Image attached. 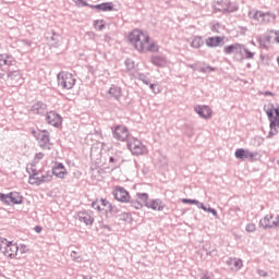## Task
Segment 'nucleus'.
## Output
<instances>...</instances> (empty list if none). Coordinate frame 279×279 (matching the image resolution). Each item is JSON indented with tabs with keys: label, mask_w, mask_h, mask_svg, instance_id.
<instances>
[{
	"label": "nucleus",
	"mask_w": 279,
	"mask_h": 279,
	"mask_svg": "<svg viewBox=\"0 0 279 279\" xmlns=\"http://www.w3.org/2000/svg\"><path fill=\"white\" fill-rule=\"evenodd\" d=\"M129 40L131 45L134 46V48L140 51V53H143L145 51H150L155 53L158 51V45L156 43L149 44V35L143 33L141 29H134L129 35Z\"/></svg>",
	"instance_id": "f257e3e1"
},
{
	"label": "nucleus",
	"mask_w": 279,
	"mask_h": 279,
	"mask_svg": "<svg viewBox=\"0 0 279 279\" xmlns=\"http://www.w3.org/2000/svg\"><path fill=\"white\" fill-rule=\"evenodd\" d=\"M223 53H226V56H232L233 53L235 62H243V60H254V57L256 56V52L250 51L245 45L240 43H234L225 47Z\"/></svg>",
	"instance_id": "f03ea898"
},
{
	"label": "nucleus",
	"mask_w": 279,
	"mask_h": 279,
	"mask_svg": "<svg viewBox=\"0 0 279 279\" xmlns=\"http://www.w3.org/2000/svg\"><path fill=\"white\" fill-rule=\"evenodd\" d=\"M264 110L270 123V131L268 132L267 138H274V136H277L279 129V107H276L274 104H270L267 107H265Z\"/></svg>",
	"instance_id": "7ed1b4c3"
},
{
	"label": "nucleus",
	"mask_w": 279,
	"mask_h": 279,
	"mask_svg": "<svg viewBox=\"0 0 279 279\" xmlns=\"http://www.w3.org/2000/svg\"><path fill=\"white\" fill-rule=\"evenodd\" d=\"M29 174V184H36L40 186V184H45V182H51L53 180V173L51 171L46 172V174L40 175V171H37L34 168H27Z\"/></svg>",
	"instance_id": "20e7f679"
},
{
	"label": "nucleus",
	"mask_w": 279,
	"mask_h": 279,
	"mask_svg": "<svg viewBox=\"0 0 279 279\" xmlns=\"http://www.w3.org/2000/svg\"><path fill=\"white\" fill-rule=\"evenodd\" d=\"M58 85L62 86L65 90H71L75 86V77L69 72H60L57 75Z\"/></svg>",
	"instance_id": "39448f33"
},
{
	"label": "nucleus",
	"mask_w": 279,
	"mask_h": 279,
	"mask_svg": "<svg viewBox=\"0 0 279 279\" xmlns=\"http://www.w3.org/2000/svg\"><path fill=\"white\" fill-rule=\"evenodd\" d=\"M126 143L128 149H130L133 156H143V154L147 151V148L145 145H143V142L136 137H130Z\"/></svg>",
	"instance_id": "423d86ee"
},
{
	"label": "nucleus",
	"mask_w": 279,
	"mask_h": 279,
	"mask_svg": "<svg viewBox=\"0 0 279 279\" xmlns=\"http://www.w3.org/2000/svg\"><path fill=\"white\" fill-rule=\"evenodd\" d=\"M111 131L116 141H121L122 143L130 141V130H128L125 125L118 124L112 126Z\"/></svg>",
	"instance_id": "0eeeda50"
},
{
	"label": "nucleus",
	"mask_w": 279,
	"mask_h": 279,
	"mask_svg": "<svg viewBox=\"0 0 279 279\" xmlns=\"http://www.w3.org/2000/svg\"><path fill=\"white\" fill-rule=\"evenodd\" d=\"M16 66V60L14 59V57L8 54H0V71H2V73H8Z\"/></svg>",
	"instance_id": "6e6552de"
},
{
	"label": "nucleus",
	"mask_w": 279,
	"mask_h": 279,
	"mask_svg": "<svg viewBox=\"0 0 279 279\" xmlns=\"http://www.w3.org/2000/svg\"><path fill=\"white\" fill-rule=\"evenodd\" d=\"M234 157L238 160H248V162H255V160H258V153H252L250 149L245 148H238L234 153Z\"/></svg>",
	"instance_id": "1a4fd4ad"
},
{
	"label": "nucleus",
	"mask_w": 279,
	"mask_h": 279,
	"mask_svg": "<svg viewBox=\"0 0 279 279\" xmlns=\"http://www.w3.org/2000/svg\"><path fill=\"white\" fill-rule=\"evenodd\" d=\"M217 4L221 5V8H216V12H222V14H230L239 10V4L229 0L218 1Z\"/></svg>",
	"instance_id": "9d476101"
},
{
	"label": "nucleus",
	"mask_w": 279,
	"mask_h": 279,
	"mask_svg": "<svg viewBox=\"0 0 279 279\" xmlns=\"http://www.w3.org/2000/svg\"><path fill=\"white\" fill-rule=\"evenodd\" d=\"M7 77L11 86H19V84L23 83V74H21V70H19V66H15L7 72Z\"/></svg>",
	"instance_id": "9b49d317"
},
{
	"label": "nucleus",
	"mask_w": 279,
	"mask_h": 279,
	"mask_svg": "<svg viewBox=\"0 0 279 279\" xmlns=\"http://www.w3.org/2000/svg\"><path fill=\"white\" fill-rule=\"evenodd\" d=\"M34 134H35V137L38 140V143L41 149H51L49 132L47 130L39 131L38 133H34Z\"/></svg>",
	"instance_id": "f8f14e48"
},
{
	"label": "nucleus",
	"mask_w": 279,
	"mask_h": 279,
	"mask_svg": "<svg viewBox=\"0 0 279 279\" xmlns=\"http://www.w3.org/2000/svg\"><path fill=\"white\" fill-rule=\"evenodd\" d=\"M253 19L255 21H258V23H274L276 21V14L271 12H263V11H256L253 15Z\"/></svg>",
	"instance_id": "ddd939ff"
},
{
	"label": "nucleus",
	"mask_w": 279,
	"mask_h": 279,
	"mask_svg": "<svg viewBox=\"0 0 279 279\" xmlns=\"http://www.w3.org/2000/svg\"><path fill=\"white\" fill-rule=\"evenodd\" d=\"M112 195L114 199L121 202L122 204H128V202H130V192H128L124 187L116 186Z\"/></svg>",
	"instance_id": "4468645a"
},
{
	"label": "nucleus",
	"mask_w": 279,
	"mask_h": 279,
	"mask_svg": "<svg viewBox=\"0 0 279 279\" xmlns=\"http://www.w3.org/2000/svg\"><path fill=\"white\" fill-rule=\"evenodd\" d=\"M279 218H275L272 215H266L263 219L259 220V228L268 230L270 228H278Z\"/></svg>",
	"instance_id": "2eb2a0df"
},
{
	"label": "nucleus",
	"mask_w": 279,
	"mask_h": 279,
	"mask_svg": "<svg viewBox=\"0 0 279 279\" xmlns=\"http://www.w3.org/2000/svg\"><path fill=\"white\" fill-rule=\"evenodd\" d=\"M46 122L52 128H60L62 125V117L54 111L46 112Z\"/></svg>",
	"instance_id": "dca6fc26"
},
{
	"label": "nucleus",
	"mask_w": 279,
	"mask_h": 279,
	"mask_svg": "<svg viewBox=\"0 0 279 279\" xmlns=\"http://www.w3.org/2000/svg\"><path fill=\"white\" fill-rule=\"evenodd\" d=\"M256 39L259 45V49H269V45L274 39V35H271V33L268 32L265 35L257 36Z\"/></svg>",
	"instance_id": "f3484780"
},
{
	"label": "nucleus",
	"mask_w": 279,
	"mask_h": 279,
	"mask_svg": "<svg viewBox=\"0 0 279 279\" xmlns=\"http://www.w3.org/2000/svg\"><path fill=\"white\" fill-rule=\"evenodd\" d=\"M78 221H82L85 226H93L95 218H93V211H80L77 214Z\"/></svg>",
	"instance_id": "a211bd4d"
},
{
	"label": "nucleus",
	"mask_w": 279,
	"mask_h": 279,
	"mask_svg": "<svg viewBox=\"0 0 279 279\" xmlns=\"http://www.w3.org/2000/svg\"><path fill=\"white\" fill-rule=\"evenodd\" d=\"M2 254L8 258H16L19 254V245L10 242V244L7 245L5 250L2 251Z\"/></svg>",
	"instance_id": "6ab92c4d"
},
{
	"label": "nucleus",
	"mask_w": 279,
	"mask_h": 279,
	"mask_svg": "<svg viewBox=\"0 0 279 279\" xmlns=\"http://www.w3.org/2000/svg\"><path fill=\"white\" fill-rule=\"evenodd\" d=\"M194 110L202 119H210V117H213V110L206 105L196 106Z\"/></svg>",
	"instance_id": "aec40b11"
},
{
	"label": "nucleus",
	"mask_w": 279,
	"mask_h": 279,
	"mask_svg": "<svg viewBox=\"0 0 279 279\" xmlns=\"http://www.w3.org/2000/svg\"><path fill=\"white\" fill-rule=\"evenodd\" d=\"M226 265H228L232 271H239V269L243 267V260L236 257H229L226 260Z\"/></svg>",
	"instance_id": "412c9836"
},
{
	"label": "nucleus",
	"mask_w": 279,
	"mask_h": 279,
	"mask_svg": "<svg viewBox=\"0 0 279 279\" xmlns=\"http://www.w3.org/2000/svg\"><path fill=\"white\" fill-rule=\"evenodd\" d=\"M33 114H47V104L37 101L31 107Z\"/></svg>",
	"instance_id": "4be33fe9"
},
{
	"label": "nucleus",
	"mask_w": 279,
	"mask_h": 279,
	"mask_svg": "<svg viewBox=\"0 0 279 279\" xmlns=\"http://www.w3.org/2000/svg\"><path fill=\"white\" fill-rule=\"evenodd\" d=\"M205 45H207V47H221V45H223V37L220 36H216V37H208L205 40Z\"/></svg>",
	"instance_id": "5701e85b"
},
{
	"label": "nucleus",
	"mask_w": 279,
	"mask_h": 279,
	"mask_svg": "<svg viewBox=\"0 0 279 279\" xmlns=\"http://www.w3.org/2000/svg\"><path fill=\"white\" fill-rule=\"evenodd\" d=\"M94 10H98V12H112L114 10V4L112 2H104L96 5H90Z\"/></svg>",
	"instance_id": "b1692460"
},
{
	"label": "nucleus",
	"mask_w": 279,
	"mask_h": 279,
	"mask_svg": "<svg viewBox=\"0 0 279 279\" xmlns=\"http://www.w3.org/2000/svg\"><path fill=\"white\" fill-rule=\"evenodd\" d=\"M146 208H151V210H163L165 206H162V201L151 199L146 203Z\"/></svg>",
	"instance_id": "393cba45"
},
{
	"label": "nucleus",
	"mask_w": 279,
	"mask_h": 279,
	"mask_svg": "<svg viewBox=\"0 0 279 279\" xmlns=\"http://www.w3.org/2000/svg\"><path fill=\"white\" fill-rule=\"evenodd\" d=\"M108 95H110L112 99H116V101H119L122 96L121 87L112 85L108 90Z\"/></svg>",
	"instance_id": "a878e982"
},
{
	"label": "nucleus",
	"mask_w": 279,
	"mask_h": 279,
	"mask_svg": "<svg viewBox=\"0 0 279 279\" xmlns=\"http://www.w3.org/2000/svg\"><path fill=\"white\" fill-rule=\"evenodd\" d=\"M150 62L155 66H165L167 64V58L165 56H153Z\"/></svg>",
	"instance_id": "bb28decb"
},
{
	"label": "nucleus",
	"mask_w": 279,
	"mask_h": 279,
	"mask_svg": "<svg viewBox=\"0 0 279 279\" xmlns=\"http://www.w3.org/2000/svg\"><path fill=\"white\" fill-rule=\"evenodd\" d=\"M10 204H23V196L19 192L9 193Z\"/></svg>",
	"instance_id": "cd10ccee"
},
{
	"label": "nucleus",
	"mask_w": 279,
	"mask_h": 279,
	"mask_svg": "<svg viewBox=\"0 0 279 279\" xmlns=\"http://www.w3.org/2000/svg\"><path fill=\"white\" fill-rule=\"evenodd\" d=\"M202 46H204V39L201 36H194L191 41V47H193V49H199Z\"/></svg>",
	"instance_id": "c85d7f7f"
},
{
	"label": "nucleus",
	"mask_w": 279,
	"mask_h": 279,
	"mask_svg": "<svg viewBox=\"0 0 279 279\" xmlns=\"http://www.w3.org/2000/svg\"><path fill=\"white\" fill-rule=\"evenodd\" d=\"M50 173H52V175H56V178H60L61 180H64V175H68L69 172L66 170H58L56 168H52Z\"/></svg>",
	"instance_id": "c756f323"
},
{
	"label": "nucleus",
	"mask_w": 279,
	"mask_h": 279,
	"mask_svg": "<svg viewBox=\"0 0 279 279\" xmlns=\"http://www.w3.org/2000/svg\"><path fill=\"white\" fill-rule=\"evenodd\" d=\"M149 199V194L147 193H137V201L147 206Z\"/></svg>",
	"instance_id": "7c9ffc66"
},
{
	"label": "nucleus",
	"mask_w": 279,
	"mask_h": 279,
	"mask_svg": "<svg viewBox=\"0 0 279 279\" xmlns=\"http://www.w3.org/2000/svg\"><path fill=\"white\" fill-rule=\"evenodd\" d=\"M129 203L135 210H141V208H143V203L138 199H130Z\"/></svg>",
	"instance_id": "2f4dec72"
},
{
	"label": "nucleus",
	"mask_w": 279,
	"mask_h": 279,
	"mask_svg": "<svg viewBox=\"0 0 279 279\" xmlns=\"http://www.w3.org/2000/svg\"><path fill=\"white\" fill-rule=\"evenodd\" d=\"M70 256H71L72 260H74V263H82L84 260V257H82V255L77 254L76 251H72Z\"/></svg>",
	"instance_id": "473e14b6"
},
{
	"label": "nucleus",
	"mask_w": 279,
	"mask_h": 279,
	"mask_svg": "<svg viewBox=\"0 0 279 279\" xmlns=\"http://www.w3.org/2000/svg\"><path fill=\"white\" fill-rule=\"evenodd\" d=\"M10 241L5 238L0 236V252L3 253V250H5L10 245Z\"/></svg>",
	"instance_id": "72a5a7b5"
},
{
	"label": "nucleus",
	"mask_w": 279,
	"mask_h": 279,
	"mask_svg": "<svg viewBox=\"0 0 279 279\" xmlns=\"http://www.w3.org/2000/svg\"><path fill=\"white\" fill-rule=\"evenodd\" d=\"M94 27L98 29V32H102L104 29H106V24H104V21L96 20L94 22Z\"/></svg>",
	"instance_id": "f704fd0d"
},
{
	"label": "nucleus",
	"mask_w": 279,
	"mask_h": 279,
	"mask_svg": "<svg viewBox=\"0 0 279 279\" xmlns=\"http://www.w3.org/2000/svg\"><path fill=\"white\" fill-rule=\"evenodd\" d=\"M137 80H140V82H143V84H146V86H149V78L147 77V75L138 73Z\"/></svg>",
	"instance_id": "c9c22d12"
},
{
	"label": "nucleus",
	"mask_w": 279,
	"mask_h": 279,
	"mask_svg": "<svg viewBox=\"0 0 279 279\" xmlns=\"http://www.w3.org/2000/svg\"><path fill=\"white\" fill-rule=\"evenodd\" d=\"M214 71H217V68L207 65L199 69L201 73H213Z\"/></svg>",
	"instance_id": "e433bc0d"
},
{
	"label": "nucleus",
	"mask_w": 279,
	"mask_h": 279,
	"mask_svg": "<svg viewBox=\"0 0 279 279\" xmlns=\"http://www.w3.org/2000/svg\"><path fill=\"white\" fill-rule=\"evenodd\" d=\"M0 202H3V204H7L9 206V204H10V194L0 193Z\"/></svg>",
	"instance_id": "4c0bfd02"
},
{
	"label": "nucleus",
	"mask_w": 279,
	"mask_h": 279,
	"mask_svg": "<svg viewBox=\"0 0 279 279\" xmlns=\"http://www.w3.org/2000/svg\"><path fill=\"white\" fill-rule=\"evenodd\" d=\"M132 215H130L129 213H121L120 214V221H130Z\"/></svg>",
	"instance_id": "58836bf2"
},
{
	"label": "nucleus",
	"mask_w": 279,
	"mask_h": 279,
	"mask_svg": "<svg viewBox=\"0 0 279 279\" xmlns=\"http://www.w3.org/2000/svg\"><path fill=\"white\" fill-rule=\"evenodd\" d=\"M182 203L183 204H191V205H195V206H197L198 204H199V201H197V199H191V198H183L182 199Z\"/></svg>",
	"instance_id": "ea45409f"
},
{
	"label": "nucleus",
	"mask_w": 279,
	"mask_h": 279,
	"mask_svg": "<svg viewBox=\"0 0 279 279\" xmlns=\"http://www.w3.org/2000/svg\"><path fill=\"white\" fill-rule=\"evenodd\" d=\"M51 40H53L54 45L53 47H58V34H56V31H51Z\"/></svg>",
	"instance_id": "a19ab883"
},
{
	"label": "nucleus",
	"mask_w": 279,
	"mask_h": 279,
	"mask_svg": "<svg viewBox=\"0 0 279 279\" xmlns=\"http://www.w3.org/2000/svg\"><path fill=\"white\" fill-rule=\"evenodd\" d=\"M245 230H246V232H256V225L248 223V225H246Z\"/></svg>",
	"instance_id": "79ce46f5"
},
{
	"label": "nucleus",
	"mask_w": 279,
	"mask_h": 279,
	"mask_svg": "<svg viewBox=\"0 0 279 279\" xmlns=\"http://www.w3.org/2000/svg\"><path fill=\"white\" fill-rule=\"evenodd\" d=\"M125 66L129 71H132V69H134V61H132L131 59H126Z\"/></svg>",
	"instance_id": "37998d69"
},
{
	"label": "nucleus",
	"mask_w": 279,
	"mask_h": 279,
	"mask_svg": "<svg viewBox=\"0 0 279 279\" xmlns=\"http://www.w3.org/2000/svg\"><path fill=\"white\" fill-rule=\"evenodd\" d=\"M149 88L155 93V95H158L160 93V89L158 88V85L149 83Z\"/></svg>",
	"instance_id": "c03bdc74"
},
{
	"label": "nucleus",
	"mask_w": 279,
	"mask_h": 279,
	"mask_svg": "<svg viewBox=\"0 0 279 279\" xmlns=\"http://www.w3.org/2000/svg\"><path fill=\"white\" fill-rule=\"evenodd\" d=\"M270 35H272L275 43H279V32L278 31H270Z\"/></svg>",
	"instance_id": "a18cd8bd"
},
{
	"label": "nucleus",
	"mask_w": 279,
	"mask_h": 279,
	"mask_svg": "<svg viewBox=\"0 0 279 279\" xmlns=\"http://www.w3.org/2000/svg\"><path fill=\"white\" fill-rule=\"evenodd\" d=\"M74 3H76L77 5H82L83 8L88 7V2H86V0H73Z\"/></svg>",
	"instance_id": "49530a36"
},
{
	"label": "nucleus",
	"mask_w": 279,
	"mask_h": 279,
	"mask_svg": "<svg viewBox=\"0 0 279 279\" xmlns=\"http://www.w3.org/2000/svg\"><path fill=\"white\" fill-rule=\"evenodd\" d=\"M100 204H101V206H104L105 208H110V206L112 205V204H110V202H108L106 198H101V199H100Z\"/></svg>",
	"instance_id": "de8ad7c7"
},
{
	"label": "nucleus",
	"mask_w": 279,
	"mask_h": 279,
	"mask_svg": "<svg viewBox=\"0 0 279 279\" xmlns=\"http://www.w3.org/2000/svg\"><path fill=\"white\" fill-rule=\"evenodd\" d=\"M52 169L61 170V171H66V168H64V163L59 162L57 166H54Z\"/></svg>",
	"instance_id": "09e8293b"
},
{
	"label": "nucleus",
	"mask_w": 279,
	"mask_h": 279,
	"mask_svg": "<svg viewBox=\"0 0 279 279\" xmlns=\"http://www.w3.org/2000/svg\"><path fill=\"white\" fill-rule=\"evenodd\" d=\"M92 208H94V210L101 211V206L97 202L92 203Z\"/></svg>",
	"instance_id": "8fccbe9b"
},
{
	"label": "nucleus",
	"mask_w": 279,
	"mask_h": 279,
	"mask_svg": "<svg viewBox=\"0 0 279 279\" xmlns=\"http://www.w3.org/2000/svg\"><path fill=\"white\" fill-rule=\"evenodd\" d=\"M108 210L111 213V215H117V213H119V209L112 205L108 208Z\"/></svg>",
	"instance_id": "3c124183"
},
{
	"label": "nucleus",
	"mask_w": 279,
	"mask_h": 279,
	"mask_svg": "<svg viewBox=\"0 0 279 279\" xmlns=\"http://www.w3.org/2000/svg\"><path fill=\"white\" fill-rule=\"evenodd\" d=\"M258 276H260L262 278H267L268 274L267 271L263 270V269H258L257 270Z\"/></svg>",
	"instance_id": "603ef678"
},
{
	"label": "nucleus",
	"mask_w": 279,
	"mask_h": 279,
	"mask_svg": "<svg viewBox=\"0 0 279 279\" xmlns=\"http://www.w3.org/2000/svg\"><path fill=\"white\" fill-rule=\"evenodd\" d=\"M260 95L264 97H274V93L266 90V92H259Z\"/></svg>",
	"instance_id": "864d4df0"
},
{
	"label": "nucleus",
	"mask_w": 279,
	"mask_h": 279,
	"mask_svg": "<svg viewBox=\"0 0 279 279\" xmlns=\"http://www.w3.org/2000/svg\"><path fill=\"white\" fill-rule=\"evenodd\" d=\"M197 208H201L202 210H205V213H208V208L201 202H198V205H196Z\"/></svg>",
	"instance_id": "5fc2aeb1"
},
{
	"label": "nucleus",
	"mask_w": 279,
	"mask_h": 279,
	"mask_svg": "<svg viewBox=\"0 0 279 279\" xmlns=\"http://www.w3.org/2000/svg\"><path fill=\"white\" fill-rule=\"evenodd\" d=\"M207 213H211V215H214V217H217V209H215L213 207H208Z\"/></svg>",
	"instance_id": "6e6d98bb"
},
{
	"label": "nucleus",
	"mask_w": 279,
	"mask_h": 279,
	"mask_svg": "<svg viewBox=\"0 0 279 279\" xmlns=\"http://www.w3.org/2000/svg\"><path fill=\"white\" fill-rule=\"evenodd\" d=\"M23 45H25V47H32V45H34V43L27 40V39H24L22 40Z\"/></svg>",
	"instance_id": "4d7b16f0"
},
{
	"label": "nucleus",
	"mask_w": 279,
	"mask_h": 279,
	"mask_svg": "<svg viewBox=\"0 0 279 279\" xmlns=\"http://www.w3.org/2000/svg\"><path fill=\"white\" fill-rule=\"evenodd\" d=\"M35 158H37V160H43V158H45V155L43 153H37L35 155Z\"/></svg>",
	"instance_id": "13d9d810"
},
{
	"label": "nucleus",
	"mask_w": 279,
	"mask_h": 279,
	"mask_svg": "<svg viewBox=\"0 0 279 279\" xmlns=\"http://www.w3.org/2000/svg\"><path fill=\"white\" fill-rule=\"evenodd\" d=\"M35 232H37L38 234H39V232H43V227L36 226L35 227Z\"/></svg>",
	"instance_id": "bf43d9fd"
},
{
	"label": "nucleus",
	"mask_w": 279,
	"mask_h": 279,
	"mask_svg": "<svg viewBox=\"0 0 279 279\" xmlns=\"http://www.w3.org/2000/svg\"><path fill=\"white\" fill-rule=\"evenodd\" d=\"M109 162L110 165H114V162H117V159L114 157H110Z\"/></svg>",
	"instance_id": "052dcab7"
},
{
	"label": "nucleus",
	"mask_w": 279,
	"mask_h": 279,
	"mask_svg": "<svg viewBox=\"0 0 279 279\" xmlns=\"http://www.w3.org/2000/svg\"><path fill=\"white\" fill-rule=\"evenodd\" d=\"M3 77H5V73L0 72V80H3Z\"/></svg>",
	"instance_id": "680f3d73"
},
{
	"label": "nucleus",
	"mask_w": 279,
	"mask_h": 279,
	"mask_svg": "<svg viewBox=\"0 0 279 279\" xmlns=\"http://www.w3.org/2000/svg\"><path fill=\"white\" fill-rule=\"evenodd\" d=\"M201 279H210L208 275H204Z\"/></svg>",
	"instance_id": "e2e57ef3"
},
{
	"label": "nucleus",
	"mask_w": 279,
	"mask_h": 279,
	"mask_svg": "<svg viewBox=\"0 0 279 279\" xmlns=\"http://www.w3.org/2000/svg\"><path fill=\"white\" fill-rule=\"evenodd\" d=\"M25 247L26 246H24V248H20L21 254H25Z\"/></svg>",
	"instance_id": "0e129e2a"
},
{
	"label": "nucleus",
	"mask_w": 279,
	"mask_h": 279,
	"mask_svg": "<svg viewBox=\"0 0 279 279\" xmlns=\"http://www.w3.org/2000/svg\"><path fill=\"white\" fill-rule=\"evenodd\" d=\"M190 66V69H195V65H193V64H191V65H189Z\"/></svg>",
	"instance_id": "69168bd1"
},
{
	"label": "nucleus",
	"mask_w": 279,
	"mask_h": 279,
	"mask_svg": "<svg viewBox=\"0 0 279 279\" xmlns=\"http://www.w3.org/2000/svg\"><path fill=\"white\" fill-rule=\"evenodd\" d=\"M217 8H221V5L217 4V5L215 7V10H217Z\"/></svg>",
	"instance_id": "338daca9"
},
{
	"label": "nucleus",
	"mask_w": 279,
	"mask_h": 279,
	"mask_svg": "<svg viewBox=\"0 0 279 279\" xmlns=\"http://www.w3.org/2000/svg\"><path fill=\"white\" fill-rule=\"evenodd\" d=\"M278 64H279V57L277 58Z\"/></svg>",
	"instance_id": "774afa93"
}]
</instances>
